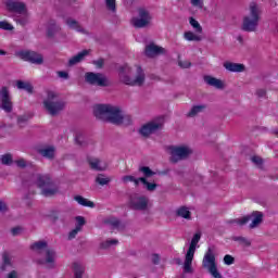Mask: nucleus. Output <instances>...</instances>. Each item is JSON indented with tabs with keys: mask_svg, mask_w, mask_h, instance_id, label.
<instances>
[{
	"mask_svg": "<svg viewBox=\"0 0 278 278\" xmlns=\"http://www.w3.org/2000/svg\"><path fill=\"white\" fill-rule=\"evenodd\" d=\"M134 179H135V177L131 176V175H126V176H123V177H122L123 184H129V181H130V182H134Z\"/></svg>",
	"mask_w": 278,
	"mask_h": 278,
	"instance_id": "obj_54",
	"label": "nucleus"
},
{
	"mask_svg": "<svg viewBox=\"0 0 278 278\" xmlns=\"http://www.w3.org/2000/svg\"><path fill=\"white\" fill-rule=\"evenodd\" d=\"M139 17H132L131 24L136 29H144V27H149L151 25V13L146 9H138Z\"/></svg>",
	"mask_w": 278,
	"mask_h": 278,
	"instance_id": "obj_12",
	"label": "nucleus"
},
{
	"mask_svg": "<svg viewBox=\"0 0 278 278\" xmlns=\"http://www.w3.org/2000/svg\"><path fill=\"white\" fill-rule=\"evenodd\" d=\"M189 23H190L191 27H193V29H195V31L198 34L203 33V27H201V24H199V22L194 17H190Z\"/></svg>",
	"mask_w": 278,
	"mask_h": 278,
	"instance_id": "obj_43",
	"label": "nucleus"
},
{
	"mask_svg": "<svg viewBox=\"0 0 278 278\" xmlns=\"http://www.w3.org/2000/svg\"><path fill=\"white\" fill-rule=\"evenodd\" d=\"M49 218L53 225H58V223L64 225L68 218V215L62 211H54L49 215Z\"/></svg>",
	"mask_w": 278,
	"mask_h": 278,
	"instance_id": "obj_19",
	"label": "nucleus"
},
{
	"mask_svg": "<svg viewBox=\"0 0 278 278\" xmlns=\"http://www.w3.org/2000/svg\"><path fill=\"white\" fill-rule=\"evenodd\" d=\"M39 155L46 157V160H55V148L50 146L38 150Z\"/></svg>",
	"mask_w": 278,
	"mask_h": 278,
	"instance_id": "obj_24",
	"label": "nucleus"
},
{
	"mask_svg": "<svg viewBox=\"0 0 278 278\" xmlns=\"http://www.w3.org/2000/svg\"><path fill=\"white\" fill-rule=\"evenodd\" d=\"M231 240L233 242H239L242 247H251V240L247 239V237H231Z\"/></svg>",
	"mask_w": 278,
	"mask_h": 278,
	"instance_id": "obj_40",
	"label": "nucleus"
},
{
	"mask_svg": "<svg viewBox=\"0 0 278 278\" xmlns=\"http://www.w3.org/2000/svg\"><path fill=\"white\" fill-rule=\"evenodd\" d=\"M66 25L70 27V29H75L79 34H85L86 36H88L89 34L88 30L84 29V27H81V25H79V22H77L76 20L67 18Z\"/></svg>",
	"mask_w": 278,
	"mask_h": 278,
	"instance_id": "obj_25",
	"label": "nucleus"
},
{
	"mask_svg": "<svg viewBox=\"0 0 278 278\" xmlns=\"http://www.w3.org/2000/svg\"><path fill=\"white\" fill-rule=\"evenodd\" d=\"M139 173H142L144 177L134 178L132 184H135L136 188L142 184L141 179H149V177H153V175H155V172H153L149 166L139 167Z\"/></svg>",
	"mask_w": 278,
	"mask_h": 278,
	"instance_id": "obj_18",
	"label": "nucleus"
},
{
	"mask_svg": "<svg viewBox=\"0 0 278 278\" xmlns=\"http://www.w3.org/2000/svg\"><path fill=\"white\" fill-rule=\"evenodd\" d=\"M162 127H164V122H150L139 129V134L143 136V138H149L151 134L160 131Z\"/></svg>",
	"mask_w": 278,
	"mask_h": 278,
	"instance_id": "obj_15",
	"label": "nucleus"
},
{
	"mask_svg": "<svg viewBox=\"0 0 278 278\" xmlns=\"http://www.w3.org/2000/svg\"><path fill=\"white\" fill-rule=\"evenodd\" d=\"M73 269H74V278H83L84 273H86V268H84V266H81L78 263H74Z\"/></svg>",
	"mask_w": 278,
	"mask_h": 278,
	"instance_id": "obj_34",
	"label": "nucleus"
},
{
	"mask_svg": "<svg viewBox=\"0 0 278 278\" xmlns=\"http://www.w3.org/2000/svg\"><path fill=\"white\" fill-rule=\"evenodd\" d=\"M49 247V243L47 241H37L30 245L31 251H42L43 249H47Z\"/></svg>",
	"mask_w": 278,
	"mask_h": 278,
	"instance_id": "obj_39",
	"label": "nucleus"
},
{
	"mask_svg": "<svg viewBox=\"0 0 278 278\" xmlns=\"http://www.w3.org/2000/svg\"><path fill=\"white\" fill-rule=\"evenodd\" d=\"M250 220L252 222L249 225V227L251 229H256V227H258L260 225H262V223H264V213L260 211H254L251 214L245 215L241 218L227 220V225H239V227H244V225H247Z\"/></svg>",
	"mask_w": 278,
	"mask_h": 278,
	"instance_id": "obj_5",
	"label": "nucleus"
},
{
	"mask_svg": "<svg viewBox=\"0 0 278 278\" xmlns=\"http://www.w3.org/2000/svg\"><path fill=\"white\" fill-rule=\"evenodd\" d=\"M204 81L208 86H213V88H217V90H223V88H225V84H223V80L216 77L204 76Z\"/></svg>",
	"mask_w": 278,
	"mask_h": 278,
	"instance_id": "obj_23",
	"label": "nucleus"
},
{
	"mask_svg": "<svg viewBox=\"0 0 278 278\" xmlns=\"http://www.w3.org/2000/svg\"><path fill=\"white\" fill-rule=\"evenodd\" d=\"M35 184L39 188L42 197L51 198L60 194V186L55 184L49 174H37Z\"/></svg>",
	"mask_w": 278,
	"mask_h": 278,
	"instance_id": "obj_3",
	"label": "nucleus"
},
{
	"mask_svg": "<svg viewBox=\"0 0 278 278\" xmlns=\"http://www.w3.org/2000/svg\"><path fill=\"white\" fill-rule=\"evenodd\" d=\"M117 71L121 84L131 87L144 85V79H147V76L142 67L137 66L135 78H131V67L127 64L121 65Z\"/></svg>",
	"mask_w": 278,
	"mask_h": 278,
	"instance_id": "obj_2",
	"label": "nucleus"
},
{
	"mask_svg": "<svg viewBox=\"0 0 278 278\" xmlns=\"http://www.w3.org/2000/svg\"><path fill=\"white\" fill-rule=\"evenodd\" d=\"M14 164H16L17 168H27V166H31V163L26 162L25 159H18L14 161Z\"/></svg>",
	"mask_w": 278,
	"mask_h": 278,
	"instance_id": "obj_46",
	"label": "nucleus"
},
{
	"mask_svg": "<svg viewBox=\"0 0 278 278\" xmlns=\"http://www.w3.org/2000/svg\"><path fill=\"white\" fill-rule=\"evenodd\" d=\"M93 115L99 121L111 123L112 125H129L131 116L124 115L118 106L111 104H98L93 108Z\"/></svg>",
	"mask_w": 278,
	"mask_h": 278,
	"instance_id": "obj_1",
	"label": "nucleus"
},
{
	"mask_svg": "<svg viewBox=\"0 0 278 278\" xmlns=\"http://www.w3.org/2000/svg\"><path fill=\"white\" fill-rule=\"evenodd\" d=\"M207 105L205 104L193 105L187 114L188 118H194L197 114H201V112L205 111Z\"/></svg>",
	"mask_w": 278,
	"mask_h": 278,
	"instance_id": "obj_28",
	"label": "nucleus"
},
{
	"mask_svg": "<svg viewBox=\"0 0 278 278\" xmlns=\"http://www.w3.org/2000/svg\"><path fill=\"white\" fill-rule=\"evenodd\" d=\"M112 181V178L106 177L105 174H98L96 177V184L99 186H108Z\"/></svg>",
	"mask_w": 278,
	"mask_h": 278,
	"instance_id": "obj_35",
	"label": "nucleus"
},
{
	"mask_svg": "<svg viewBox=\"0 0 278 278\" xmlns=\"http://www.w3.org/2000/svg\"><path fill=\"white\" fill-rule=\"evenodd\" d=\"M224 68L229 71L230 73H244V64L242 63H232V62H225Z\"/></svg>",
	"mask_w": 278,
	"mask_h": 278,
	"instance_id": "obj_21",
	"label": "nucleus"
},
{
	"mask_svg": "<svg viewBox=\"0 0 278 278\" xmlns=\"http://www.w3.org/2000/svg\"><path fill=\"white\" fill-rule=\"evenodd\" d=\"M11 233L12 236H18V233H21V228L20 227L12 228Z\"/></svg>",
	"mask_w": 278,
	"mask_h": 278,
	"instance_id": "obj_62",
	"label": "nucleus"
},
{
	"mask_svg": "<svg viewBox=\"0 0 278 278\" xmlns=\"http://www.w3.org/2000/svg\"><path fill=\"white\" fill-rule=\"evenodd\" d=\"M5 8L8 12H13L15 14H27V5L25 2L18 0H7Z\"/></svg>",
	"mask_w": 278,
	"mask_h": 278,
	"instance_id": "obj_16",
	"label": "nucleus"
},
{
	"mask_svg": "<svg viewBox=\"0 0 278 278\" xmlns=\"http://www.w3.org/2000/svg\"><path fill=\"white\" fill-rule=\"evenodd\" d=\"M85 81L89 86H98L99 88H108L112 86L110 78L103 73L87 72L85 74Z\"/></svg>",
	"mask_w": 278,
	"mask_h": 278,
	"instance_id": "obj_8",
	"label": "nucleus"
},
{
	"mask_svg": "<svg viewBox=\"0 0 278 278\" xmlns=\"http://www.w3.org/2000/svg\"><path fill=\"white\" fill-rule=\"evenodd\" d=\"M191 4L194 8H200V10L203 8V0H191Z\"/></svg>",
	"mask_w": 278,
	"mask_h": 278,
	"instance_id": "obj_58",
	"label": "nucleus"
},
{
	"mask_svg": "<svg viewBox=\"0 0 278 278\" xmlns=\"http://www.w3.org/2000/svg\"><path fill=\"white\" fill-rule=\"evenodd\" d=\"M174 263H176L177 266H181V258H179V257L174 258Z\"/></svg>",
	"mask_w": 278,
	"mask_h": 278,
	"instance_id": "obj_63",
	"label": "nucleus"
},
{
	"mask_svg": "<svg viewBox=\"0 0 278 278\" xmlns=\"http://www.w3.org/2000/svg\"><path fill=\"white\" fill-rule=\"evenodd\" d=\"M202 266L206 268L212 278H224L223 274L218 271V265L216 264V255H214V250L208 248L204 254Z\"/></svg>",
	"mask_w": 278,
	"mask_h": 278,
	"instance_id": "obj_7",
	"label": "nucleus"
},
{
	"mask_svg": "<svg viewBox=\"0 0 278 278\" xmlns=\"http://www.w3.org/2000/svg\"><path fill=\"white\" fill-rule=\"evenodd\" d=\"M18 56L24 60V62H29L30 64H36L37 66L45 64V56L36 51L23 50L18 52Z\"/></svg>",
	"mask_w": 278,
	"mask_h": 278,
	"instance_id": "obj_13",
	"label": "nucleus"
},
{
	"mask_svg": "<svg viewBox=\"0 0 278 278\" xmlns=\"http://www.w3.org/2000/svg\"><path fill=\"white\" fill-rule=\"evenodd\" d=\"M176 216H178V218H185L186 220H192V213L187 206H180L177 208Z\"/></svg>",
	"mask_w": 278,
	"mask_h": 278,
	"instance_id": "obj_26",
	"label": "nucleus"
},
{
	"mask_svg": "<svg viewBox=\"0 0 278 278\" xmlns=\"http://www.w3.org/2000/svg\"><path fill=\"white\" fill-rule=\"evenodd\" d=\"M87 55H90V50H83L78 52L76 55L72 56L68 60V66H75V64H79V62H84Z\"/></svg>",
	"mask_w": 278,
	"mask_h": 278,
	"instance_id": "obj_20",
	"label": "nucleus"
},
{
	"mask_svg": "<svg viewBox=\"0 0 278 278\" xmlns=\"http://www.w3.org/2000/svg\"><path fill=\"white\" fill-rule=\"evenodd\" d=\"M260 25V8L257 3L251 2L250 4V16L243 17L241 25L242 31H256Z\"/></svg>",
	"mask_w": 278,
	"mask_h": 278,
	"instance_id": "obj_6",
	"label": "nucleus"
},
{
	"mask_svg": "<svg viewBox=\"0 0 278 278\" xmlns=\"http://www.w3.org/2000/svg\"><path fill=\"white\" fill-rule=\"evenodd\" d=\"M141 184L146 186V189L148 190V192H155V190H157V184L149 182L147 178H141Z\"/></svg>",
	"mask_w": 278,
	"mask_h": 278,
	"instance_id": "obj_38",
	"label": "nucleus"
},
{
	"mask_svg": "<svg viewBox=\"0 0 278 278\" xmlns=\"http://www.w3.org/2000/svg\"><path fill=\"white\" fill-rule=\"evenodd\" d=\"M116 244H118L117 239H108L100 243V249L108 250L110 247H116Z\"/></svg>",
	"mask_w": 278,
	"mask_h": 278,
	"instance_id": "obj_37",
	"label": "nucleus"
},
{
	"mask_svg": "<svg viewBox=\"0 0 278 278\" xmlns=\"http://www.w3.org/2000/svg\"><path fill=\"white\" fill-rule=\"evenodd\" d=\"M0 29H3L4 31H12L14 26H12V24L8 23L7 21H0Z\"/></svg>",
	"mask_w": 278,
	"mask_h": 278,
	"instance_id": "obj_48",
	"label": "nucleus"
},
{
	"mask_svg": "<svg viewBox=\"0 0 278 278\" xmlns=\"http://www.w3.org/2000/svg\"><path fill=\"white\" fill-rule=\"evenodd\" d=\"M14 21L18 24L22 25V27H25L27 23H29V20L27 17V13H23V15H17L15 16Z\"/></svg>",
	"mask_w": 278,
	"mask_h": 278,
	"instance_id": "obj_41",
	"label": "nucleus"
},
{
	"mask_svg": "<svg viewBox=\"0 0 278 278\" xmlns=\"http://www.w3.org/2000/svg\"><path fill=\"white\" fill-rule=\"evenodd\" d=\"M43 108L50 116H58L60 112H64L66 102L58 100V93L55 91L48 90L47 98L43 100Z\"/></svg>",
	"mask_w": 278,
	"mask_h": 278,
	"instance_id": "obj_4",
	"label": "nucleus"
},
{
	"mask_svg": "<svg viewBox=\"0 0 278 278\" xmlns=\"http://www.w3.org/2000/svg\"><path fill=\"white\" fill-rule=\"evenodd\" d=\"M0 162L3 166H12L14 159H13L12 154L7 153V154L1 155Z\"/></svg>",
	"mask_w": 278,
	"mask_h": 278,
	"instance_id": "obj_36",
	"label": "nucleus"
},
{
	"mask_svg": "<svg viewBox=\"0 0 278 278\" xmlns=\"http://www.w3.org/2000/svg\"><path fill=\"white\" fill-rule=\"evenodd\" d=\"M79 231H81V227L76 226L75 229H73L70 233H68V240H73L77 237V233H79Z\"/></svg>",
	"mask_w": 278,
	"mask_h": 278,
	"instance_id": "obj_51",
	"label": "nucleus"
},
{
	"mask_svg": "<svg viewBox=\"0 0 278 278\" xmlns=\"http://www.w3.org/2000/svg\"><path fill=\"white\" fill-rule=\"evenodd\" d=\"M74 199L79 205H83V207H96L94 202L81 195H76Z\"/></svg>",
	"mask_w": 278,
	"mask_h": 278,
	"instance_id": "obj_32",
	"label": "nucleus"
},
{
	"mask_svg": "<svg viewBox=\"0 0 278 278\" xmlns=\"http://www.w3.org/2000/svg\"><path fill=\"white\" fill-rule=\"evenodd\" d=\"M160 254L154 253L152 254V264H154V266H157L160 264Z\"/></svg>",
	"mask_w": 278,
	"mask_h": 278,
	"instance_id": "obj_57",
	"label": "nucleus"
},
{
	"mask_svg": "<svg viewBox=\"0 0 278 278\" xmlns=\"http://www.w3.org/2000/svg\"><path fill=\"white\" fill-rule=\"evenodd\" d=\"M224 264H226V266H231L232 264H236V258L229 254H226L224 256Z\"/></svg>",
	"mask_w": 278,
	"mask_h": 278,
	"instance_id": "obj_49",
	"label": "nucleus"
},
{
	"mask_svg": "<svg viewBox=\"0 0 278 278\" xmlns=\"http://www.w3.org/2000/svg\"><path fill=\"white\" fill-rule=\"evenodd\" d=\"M7 278H18V271L12 270L11 273L8 274Z\"/></svg>",
	"mask_w": 278,
	"mask_h": 278,
	"instance_id": "obj_61",
	"label": "nucleus"
},
{
	"mask_svg": "<svg viewBox=\"0 0 278 278\" xmlns=\"http://www.w3.org/2000/svg\"><path fill=\"white\" fill-rule=\"evenodd\" d=\"M58 31H60V26H58V24H55V21H53V20L50 21L48 30H47L48 38H53V36H55V34H58Z\"/></svg>",
	"mask_w": 278,
	"mask_h": 278,
	"instance_id": "obj_30",
	"label": "nucleus"
},
{
	"mask_svg": "<svg viewBox=\"0 0 278 278\" xmlns=\"http://www.w3.org/2000/svg\"><path fill=\"white\" fill-rule=\"evenodd\" d=\"M129 205L131 210L137 212H147L149 210V198L134 193L129 197Z\"/></svg>",
	"mask_w": 278,
	"mask_h": 278,
	"instance_id": "obj_11",
	"label": "nucleus"
},
{
	"mask_svg": "<svg viewBox=\"0 0 278 278\" xmlns=\"http://www.w3.org/2000/svg\"><path fill=\"white\" fill-rule=\"evenodd\" d=\"M178 64L180 68H190V66H192V63L190 61H180Z\"/></svg>",
	"mask_w": 278,
	"mask_h": 278,
	"instance_id": "obj_56",
	"label": "nucleus"
},
{
	"mask_svg": "<svg viewBox=\"0 0 278 278\" xmlns=\"http://www.w3.org/2000/svg\"><path fill=\"white\" fill-rule=\"evenodd\" d=\"M8 52L5 50L0 49V55H7Z\"/></svg>",
	"mask_w": 278,
	"mask_h": 278,
	"instance_id": "obj_64",
	"label": "nucleus"
},
{
	"mask_svg": "<svg viewBox=\"0 0 278 278\" xmlns=\"http://www.w3.org/2000/svg\"><path fill=\"white\" fill-rule=\"evenodd\" d=\"M255 94H256V97L258 99H267V97H266V94H267L266 89H257L255 91Z\"/></svg>",
	"mask_w": 278,
	"mask_h": 278,
	"instance_id": "obj_52",
	"label": "nucleus"
},
{
	"mask_svg": "<svg viewBox=\"0 0 278 278\" xmlns=\"http://www.w3.org/2000/svg\"><path fill=\"white\" fill-rule=\"evenodd\" d=\"M75 142L76 144H78L79 147H86V137H84V135L81 132H78L75 137Z\"/></svg>",
	"mask_w": 278,
	"mask_h": 278,
	"instance_id": "obj_45",
	"label": "nucleus"
},
{
	"mask_svg": "<svg viewBox=\"0 0 278 278\" xmlns=\"http://www.w3.org/2000/svg\"><path fill=\"white\" fill-rule=\"evenodd\" d=\"M201 240V232H197L191 239L189 249L185 256L184 273H192V260H194V253L197 251V244Z\"/></svg>",
	"mask_w": 278,
	"mask_h": 278,
	"instance_id": "obj_9",
	"label": "nucleus"
},
{
	"mask_svg": "<svg viewBox=\"0 0 278 278\" xmlns=\"http://www.w3.org/2000/svg\"><path fill=\"white\" fill-rule=\"evenodd\" d=\"M92 64L96 66V68H103V66H105V59L100 58L98 60H93Z\"/></svg>",
	"mask_w": 278,
	"mask_h": 278,
	"instance_id": "obj_50",
	"label": "nucleus"
},
{
	"mask_svg": "<svg viewBox=\"0 0 278 278\" xmlns=\"http://www.w3.org/2000/svg\"><path fill=\"white\" fill-rule=\"evenodd\" d=\"M16 87L18 88V90H25L26 92H28V94L34 93V86L30 85V83L17 80Z\"/></svg>",
	"mask_w": 278,
	"mask_h": 278,
	"instance_id": "obj_29",
	"label": "nucleus"
},
{
	"mask_svg": "<svg viewBox=\"0 0 278 278\" xmlns=\"http://www.w3.org/2000/svg\"><path fill=\"white\" fill-rule=\"evenodd\" d=\"M0 212L2 214H5V212H8V204H5V202L0 201Z\"/></svg>",
	"mask_w": 278,
	"mask_h": 278,
	"instance_id": "obj_60",
	"label": "nucleus"
},
{
	"mask_svg": "<svg viewBox=\"0 0 278 278\" xmlns=\"http://www.w3.org/2000/svg\"><path fill=\"white\" fill-rule=\"evenodd\" d=\"M58 77H60L61 79H70L71 76L68 75V72L59 71Z\"/></svg>",
	"mask_w": 278,
	"mask_h": 278,
	"instance_id": "obj_55",
	"label": "nucleus"
},
{
	"mask_svg": "<svg viewBox=\"0 0 278 278\" xmlns=\"http://www.w3.org/2000/svg\"><path fill=\"white\" fill-rule=\"evenodd\" d=\"M39 264H50V268H53V264H55V252L54 250H47L46 251V260L38 261Z\"/></svg>",
	"mask_w": 278,
	"mask_h": 278,
	"instance_id": "obj_27",
	"label": "nucleus"
},
{
	"mask_svg": "<svg viewBox=\"0 0 278 278\" xmlns=\"http://www.w3.org/2000/svg\"><path fill=\"white\" fill-rule=\"evenodd\" d=\"M170 162L173 164H177V162H181L184 160H188L190 155H192L193 151L188 146H174L170 148Z\"/></svg>",
	"mask_w": 278,
	"mask_h": 278,
	"instance_id": "obj_10",
	"label": "nucleus"
},
{
	"mask_svg": "<svg viewBox=\"0 0 278 278\" xmlns=\"http://www.w3.org/2000/svg\"><path fill=\"white\" fill-rule=\"evenodd\" d=\"M105 1V5H106V9L110 11V12H116V0H104Z\"/></svg>",
	"mask_w": 278,
	"mask_h": 278,
	"instance_id": "obj_47",
	"label": "nucleus"
},
{
	"mask_svg": "<svg viewBox=\"0 0 278 278\" xmlns=\"http://www.w3.org/2000/svg\"><path fill=\"white\" fill-rule=\"evenodd\" d=\"M29 116L28 115H18L17 116V125L20 127V129H23V127H25V125H27V123L29 122Z\"/></svg>",
	"mask_w": 278,
	"mask_h": 278,
	"instance_id": "obj_44",
	"label": "nucleus"
},
{
	"mask_svg": "<svg viewBox=\"0 0 278 278\" xmlns=\"http://www.w3.org/2000/svg\"><path fill=\"white\" fill-rule=\"evenodd\" d=\"M104 225H110L112 229H121V220L116 217H108L103 220Z\"/></svg>",
	"mask_w": 278,
	"mask_h": 278,
	"instance_id": "obj_33",
	"label": "nucleus"
},
{
	"mask_svg": "<svg viewBox=\"0 0 278 278\" xmlns=\"http://www.w3.org/2000/svg\"><path fill=\"white\" fill-rule=\"evenodd\" d=\"M0 108L7 114L12 113L14 110V104L12 103V97L10 96V89L8 87H2L0 89Z\"/></svg>",
	"mask_w": 278,
	"mask_h": 278,
	"instance_id": "obj_14",
	"label": "nucleus"
},
{
	"mask_svg": "<svg viewBox=\"0 0 278 278\" xmlns=\"http://www.w3.org/2000/svg\"><path fill=\"white\" fill-rule=\"evenodd\" d=\"M251 162H253V164H256V166H262V164H264V161L260 156H252Z\"/></svg>",
	"mask_w": 278,
	"mask_h": 278,
	"instance_id": "obj_53",
	"label": "nucleus"
},
{
	"mask_svg": "<svg viewBox=\"0 0 278 278\" xmlns=\"http://www.w3.org/2000/svg\"><path fill=\"white\" fill-rule=\"evenodd\" d=\"M184 36H185V39L188 40L189 42H192V41L201 42V37L197 36L192 31H186Z\"/></svg>",
	"mask_w": 278,
	"mask_h": 278,
	"instance_id": "obj_42",
	"label": "nucleus"
},
{
	"mask_svg": "<svg viewBox=\"0 0 278 278\" xmlns=\"http://www.w3.org/2000/svg\"><path fill=\"white\" fill-rule=\"evenodd\" d=\"M12 256L8 252L2 253V263H0V270L2 273H5L8 268H12Z\"/></svg>",
	"mask_w": 278,
	"mask_h": 278,
	"instance_id": "obj_22",
	"label": "nucleus"
},
{
	"mask_svg": "<svg viewBox=\"0 0 278 278\" xmlns=\"http://www.w3.org/2000/svg\"><path fill=\"white\" fill-rule=\"evenodd\" d=\"M88 164L92 170L103 172L105 167L101 166V160L99 159H89Z\"/></svg>",
	"mask_w": 278,
	"mask_h": 278,
	"instance_id": "obj_31",
	"label": "nucleus"
},
{
	"mask_svg": "<svg viewBox=\"0 0 278 278\" xmlns=\"http://www.w3.org/2000/svg\"><path fill=\"white\" fill-rule=\"evenodd\" d=\"M144 53L147 58H155V55H165L166 49L155 43H150L146 47Z\"/></svg>",
	"mask_w": 278,
	"mask_h": 278,
	"instance_id": "obj_17",
	"label": "nucleus"
},
{
	"mask_svg": "<svg viewBox=\"0 0 278 278\" xmlns=\"http://www.w3.org/2000/svg\"><path fill=\"white\" fill-rule=\"evenodd\" d=\"M76 222L78 227H84V225H86V218H84L83 216H76Z\"/></svg>",
	"mask_w": 278,
	"mask_h": 278,
	"instance_id": "obj_59",
	"label": "nucleus"
}]
</instances>
